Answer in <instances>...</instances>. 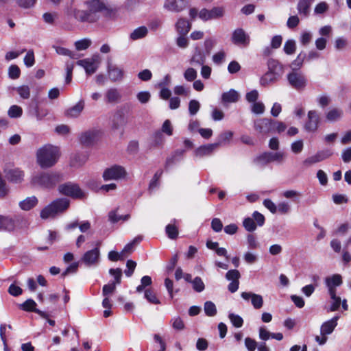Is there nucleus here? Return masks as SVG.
<instances>
[{"label": "nucleus", "mask_w": 351, "mask_h": 351, "mask_svg": "<svg viewBox=\"0 0 351 351\" xmlns=\"http://www.w3.org/2000/svg\"><path fill=\"white\" fill-rule=\"evenodd\" d=\"M37 162L42 168L53 166L60 157V149L51 145H45L36 154Z\"/></svg>", "instance_id": "obj_1"}, {"label": "nucleus", "mask_w": 351, "mask_h": 351, "mask_svg": "<svg viewBox=\"0 0 351 351\" xmlns=\"http://www.w3.org/2000/svg\"><path fill=\"white\" fill-rule=\"evenodd\" d=\"M62 180V175L57 172L41 173L32 178L33 184L45 189H52Z\"/></svg>", "instance_id": "obj_2"}, {"label": "nucleus", "mask_w": 351, "mask_h": 351, "mask_svg": "<svg viewBox=\"0 0 351 351\" xmlns=\"http://www.w3.org/2000/svg\"><path fill=\"white\" fill-rule=\"evenodd\" d=\"M65 14L69 16L74 18L77 21L80 23H95L94 16L90 14L88 10H80L74 6H68L64 11Z\"/></svg>", "instance_id": "obj_3"}, {"label": "nucleus", "mask_w": 351, "mask_h": 351, "mask_svg": "<svg viewBox=\"0 0 351 351\" xmlns=\"http://www.w3.org/2000/svg\"><path fill=\"white\" fill-rule=\"evenodd\" d=\"M58 191L62 195L71 197L73 199H81L84 197L83 191L77 184L71 182L60 184Z\"/></svg>", "instance_id": "obj_4"}, {"label": "nucleus", "mask_w": 351, "mask_h": 351, "mask_svg": "<svg viewBox=\"0 0 351 351\" xmlns=\"http://www.w3.org/2000/svg\"><path fill=\"white\" fill-rule=\"evenodd\" d=\"M101 62L99 54H94L91 58L78 60L77 64L82 66L88 75H92L97 71Z\"/></svg>", "instance_id": "obj_5"}, {"label": "nucleus", "mask_w": 351, "mask_h": 351, "mask_svg": "<svg viewBox=\"0 0 351 351\" xmlns=\"http://www.w3.org/2000/svg\"><path fill=\"white\" fill-rule=\"evenodd\" d=\"M283 153L265 152L256 156L254 159V162L264 166L271 162H281L283 160Z\"/></svg>", "instance_id": "obj_6"}, {"label": "nucleus", "mask_w": 351, "mask_h": 351, "mask_svg": "<svg viewBox=\"0 0 351 351\" xmlns=\"http://www.w3.org/2000/svg\"><path fill=\"white\" fill-rule=\"evenodd\" d=\"M287 80L289 84L298 90H303L306 86L307 80L305 76L294 71L287 75Z\"/></svg>", "instance_id": "obj_7"}, {"label": "nucleus", "mask_w": 351, "mask_h": 351, "mask_svg": "<svg viewBox=\"0 0 351 351\" xmlns=\"http://www.w3.org/2000/svg\"><path fill=\"white\" fill-rule=\"evenodd\" d=\"M126 175V171L122 166L113 165L110 168H107L103 173L104 180H118L124 178Z\"/></svg>", "instance_id": "obj_8"}, {"label": "nucleus", "mask_w": 351, "mask_h": 351, "mask_svg": "<svg viewBox=\"0 0 351 351\" xmlns=\"http://www.w3.org/2000/svg\"><path fill=\"white\" fill-rule=\"evenodd\" d=\"M100 251L98 246L86 252L81 258V262L87 267L95 265L99 263Z\"/></svg>", "instance_id": "obj_9"}, {"label": "nucleus", "mask_w": 351, "mask_h": 351, "mask_svg": "<svg viewBox=\"0 0 351 351\" xmlns=\"http://www.w3.org/2000/svg\"><path fill=\"white\" fill-rule=\"evenodd\" d=\"M224 10L222 7H215L210 10L206 8L199 12V17L203 21L215 19L223 16Z\"/></svg>", "instance_id": "obj_10"}, {"label": "nucleus", "mask_w": 351, "mask_h": 351, "mask_svg": "<svg viewBox=\"0 0 351 351\" xmlns=\"http://www.w3.org/2000/svg\"><path fill=\"white\" fill-rule=\"evenodd\" d=\"M240 278L241 274L237 269H230L226 274V278L231 281L228 286V291L230 293H234L238 290Z\"/></svg>", "instance_id": "obj_11"}, {"label": "nucleus", "mask_w": 351, "mask_h": 351, "mask_svg": "<svg viewBox=\"0 0 351 351\" xmlns=\"http://www.w3.org/2000/svg\"><path fill=\"white\" fill-rule=\"evenodd\" d=\"M187 0H165L164 8L173 12H180L187 6Z\"/></svg>", "instance_id": "obj_12"}, {"label": "nucleus", "mask_w": 351, "mask_h": 351, "mask_svg": "<svg viewBox=\"0 0 351 351\" xmlns=\"http://www.w3.org/2000/svg\"><path fill=\"white\" fill-rule=\"evenodd\" d=\"M232 41L235 45L245 47L250 43V36L243 29L238 28L232 33Z\"/></svg>", "instance_id": "obj_13"}, {"label": "nucleus", "mask_w": 351, "mask_h": 351, "mask_svg": "<svg viewBox=\"0 0 351 351\" xmlns=\"http://www.w3.org/2000/svg\"><path fill=\"white\" fill-rule=\"evenodd\" d=\"M320 122L319 117L316 110H310L308 112V119L305 123V129L309 132L317 130Z\"/></svg>", "instance_id": "obj_14"}, {"label": "nucleus", "mask_w": 351, "mask_h": 351, "mask_svg": "<svg viewBox=\"0 0 351 351\" xmlns=\"http://www.w3.org/2000/svg\"><path fill=\"white\" fill-rule=\"evenodd\" d=\"M88 10L94 16L97 21L99 19L98 13L105 9V5L100 0H90L87 2Z\"/></svg>", "instance_id": "obj_15"}, {"label": "nucleus", "mask_w": 351, "mask_h": 351, "mask_svg": "<svg viewBox=\"0 0 351 351\" xmlns=\"http://www.w3.org/2000/svg\"><path fill=\"white\" fill-rule=\"evenodd\" d=\"M241 297L245 300L251 299L252 304L256 309H260L263 305V299L261 295L252 292H242Z\"/></svg>", "instance_id": "obj_16"}, {"label": "nucleus", "mask_w": 351, "mask_h": 351, "mask_svg": "<svg viewBox=\"0 0 351 351\" xmlns=\"http://www.w3.org/2000/svg\"><path fill=\"white\" fill-rule=\"evenodd\" d=\"M5 178L11 182L20 183L23 180L24 173L18 168L4 171Z\"/></svg>", "instance_id": "obj_17"}, {"label": "nucleus", "mask_w": 351, "mask_h": 351, "mask_svg": "<svg viewBox=\"0 0 351 351\" xmlns=\"http://www.w3.org/2000/svg\"><path fill=\"white\" fill-rule=\"evenodd\" d=\"M339 319V316H335L332 319L324 322L320 328L321 335H328L331 334L336 326H337V321Z\"/></svg>", "instance_id": "obj_18"}, {"label": "nucleus", "mask_w": 351, "mask_h": 351, "mask_svg": "<svg viewBox=\"0 0 351 351\" xmlns=\"http://www.w3.org/2000/svg\"><path fill=\"white\" fill-rule=\"evenodd\" d=\"M220 143H215L212 144H208L205 145H202L197 148L194 151V155L196 157L202 158L206 156H208L212 154L214 149L216 148Z\"/></svg>", "instance_id": "obj_19"}, {"label": "nucleus", "mask_w": 351, "mask_h": 351, "mask_svg": "<svg viewBox=\"0 0 351 351\" xmlns=\"http://www.w3.org/2000/svg\"><path fill=\"white\" fill-rule=\"evenodd\" d=\"M53 208L57 215L58 213H63L68 209L70 205V201L66 198H58L51 202Z\"/></svg>", "instance_id": "obj_20"}, {"label": "nucleus", "mask_w": 351, "mask_h": 351, "mask_svg": "<svg viewBox=\"0 0 351 351\" xmlns=\"http://www.w3.org/2000/svg\"><path fill=\"white\" fill-rule=\"evenodd\" d=\"M84 108V101L80 100L74 106L68 108L64 112V115L69 118L78 117Z\"/></svg>", "instance_id": "obj_21"}, {"label": "nucleus", "mask_w": 351, "mask_h": 351, "mask_svg": "<svg viewBox=\"0 0 351 351\" xmlns=\"http://www.w3.org/2000/svg\"><path fill=\"white\" fill-rule=\"evenodd\" d=\"M16 227L15 221L8 216L0 215V230L12 232Z\"/></svg>", "instance_id": "obj_22"}, {"label": "nucleus", "mask_w": 351, "mask_h": 351, "mask_svg": "<svg viewBox=\"0 0 351 351\" xmlns=\"http://www.w3.org/2000/svg\"><path fill=\"white\" fill-rule=\"evenodd\" d=\"M108 72L109 78L113 81H120L123 77V71L115 65L108 64Z\"/></svg>", "instance_id": "obj_23"}, {"label": "nucleus", "mask_w": 351, "mask_h": 351, "mask_svg": "<svg viewBox=\"0 0 351 351\" xmlns=\"http://www.w3.org/2000/svg\"><path fill=\"white\" fill-rule=\"evenodd\" d=\"M191 28L190 22L183 18H180L176 23V29L179 35H187Z\"/></svg>", "instance_id": "obj_24"}, {"label": "nucleus", "mask_w": 351, "mask_h": 351, "mask_svg": "<svg viewBox=\"0 0 351 351\" xmlns=\"http://www.w3.org/2000/svg\"><path fill=\"white\" fill-rule=\"evenodd\" d=\"M269 72L276 74L277 76H282L283 73V66L277 60L270 58L267 61Z\"/></svg>", "instance_id": "obj_25"}, {"label": "nucleus", "mask_w": 351, "mask_h": 351, "mask_svg": "<svg viewBox=\"0 0 351 351\" xmlns=\"http://www.w3.org/2000/svg\"><path fill=\"white\" fill-rule=\"evenodd\" d=\"M315 0H299L297 5V10L299 14L307 17L310 12V8Z\"/></svg>", "instance_id": "obj_26"}, {"label": "nucleus", "mask_w": 351, "mask_h": 351, "mask_svg": "<svg viewBox=\"0 0 351 351\" xmlns=\"http://www.w3.org/2000/svg\"><path fill=\"white\" fill-rule=\"evenodd\" d=\"M206 61L204 53L198 47H196L195 52L192 56L190 63L195 66L203 65Z\"/></svg>", "instance_id": "obj_27"}, {"label": "nucleus", "mask_w": 351, "mask_h": 351, "mask_svg": "<svg viewBox=\"0 0 351 351\" xmlns=\"http://www.w3.org/2000/svg\"><path fill=\"white\" fill-rule=\"evenodd\" d=\"M280 76H277L276 74L267 71L260 79V84L263 86H268L278 82Z\"/></svg>", "instance_id": "obj_28"}, {"label": "nucleus", "mask_w": 351, "mask_h": 351, "mask_svg": "<svg viewBox=\"0 0 351 351\" xmlns=\"http://www.w3.org/2000/svg\"><path fill=\"white\" fill-rule=\"evenodd\" d=\"M38 200L36 197H28L19 202V207L21 210L28 211L38 204Z\"/></svg>", "instance_id": "obj_29"}, {"label": "nucleus", "mask_w": 351, "mask_h": 351, "mask_svg": "<svg viewBox=\"0 0 351 351\" xmlns=\"http://www.w3.org/2000/svg\"><path fill=\"white\" fill-rule=\"evenodd\" d=\"M185 151L182 149L176 150L171 156L168 157L165 162V169H167L173 165L176 164L184 156Z\"/></svg>", "instance_id": "obj_30"}, {"label": "nucleus", "mask_w": 351, "mask_h": 351, "mask_svg": "<svg viewBox=\"0 0 351 351\" xmlns=\"http://www.w3.org/2000/svg\"><path fill=\"white\" fill-rule=\"evenodd\" d=\"M97 140V133H82L80 137L82 145L89 147L93 145Z\"/></svg>", "instance_id": "obj_31"}, {"label": "nucleus", "mask_w": 351, "mask_h": 351, "mask_svg": "<svg viewBox=\"0 0 351 351\" xmlns=\"http://www.w3.org/2000/svg\"><path fill=\"white\" fill-rule=\"evenodd\" d=\"M256 129H260L263 132H270L272 130L273 121L270 119H261L255 123Z\"/></svg>", "instance_id": "obj_32"}, {"label": "nucleus", "mask_w": 351, "mask_h": 351, "mask_svg": "<svg viewBox=\"0 0 351 351\" xmlns=\"http://www.w3.org/2000/svg\"><path fill=\"white\" fill-rule=\"evenodd\" d=\"M343 115V110L340 108H332L326 114V119L329 122L339 120Z\"/></svg>", "instance_id": "obj_33"}, {"label": "nucleus", "mask_w": 351, "mask_h": 351, "mask_svg": "<svg viewBox=\"0 0 351 351\" xmlns=\"http://www.w3.org/2000/svg\"><path fill=\"white\" fill-rule=\"evenodd\" d=\"M117 210H118V208L112 210L110 211L108 213V220L112 223H116L119 222L120 220L125 221L130 219V214L119 215L117 214Z\"/></svg>", "instance_id": "obj_34"}, {"label": "nucleus", "mask_w": 351, "mask_h": 351, "mask_svg": "<svg viewBox=\"0 0 351 351\" xmlns=\"http://www.w3.org/2000/svg\"><path fill=\"white\" fill-rule=\"evenodd\" d=\"M88 156L84 154H76L71 159L70 165L73 167L82 166L87 160Z\"/></svg>", "instance_id": "obj_35"}, {"label": "nucleus", "mask_w": 351, "mask_h": 351, "mask_svg": "<svg viewBox=\"0 0 351 351\" xmlns=\"http://www.w3.org/2000/svg\"><path fill=\"white\" fill-rule=\"evenodd\" d=\"M121 97V95L117 88H110L106 93V101L108 103H117Z\"/></svg>", "instance_id": "obj_36"}, {"label": "nucleus", "mask_w": 351, "mask_h": 351, "mask_svg": "<svg viewBox=\"0 0 351 351\" xmlns=\"http://www.w3.org/2000/svg\"><path fill=\"white\" fill-rule=\"evenodd\" d=\"M148 33V29L145 26H141L135 29L130 35V39L133 40L145 38Z\"/></svg>", "instance_id": "obj_37"}, {"label": "nucleus", "mask_w": 351, "mask_h": 351, "mask_svg": "<svg viewBox=\"0 0 351 351\" xmlns=\"http://www.w3.org/2000/svg\"><path fill=\"white\" fill-rule=\"evenodd\" d=\"M221 99L224 103L236 102L239 99V94L234 89H231L229 91L223 93Z\"/></svg>", "instance_id": "obj_38"}, {"label": "nucleus", "mask_w": 351, "mask_h": 351, "mask_svg": "<svg viewBox=\"0 0 351 351\" xmlns=\"http://www.w3.org/2000/svg\"><path fill=\"white\" fill-rule=\"evenodd\" d=\"M343 283L342 277L339 274H334L331 277L326 278V285L327 287H337Z\"/></svg>", "instance_id": "obj_39"}, {"label": "nucleus", "mask_w": 351, "mask_h": 351, "mask_svg": "<svg viewBox=\"0 0 351 351\" xmlns=\"http://www.w3.org/2000/svg\"><path fill=\"white\" fill-rule=\"evenodd\" d=\"M112 125L115 130L119 129L121 126L123 125L125 123L124 116L121 111H117L114 113L112 117Z\"/></svg>", "instance_id": "obj_40"}, {"label": "nucleus", "mask_w": 351, "mask_h": 351, "mask_svg": "<svg viewBox=\"0 0 351 351\" xmlns=\"http://www.w3.org/2000/svg\"><path fill=\"white\" fill-rule=\"evenodd\" d=\"M165 142L162 133H154L152 137L150 146L154 147H161Z\"/></svg>", "instance_id": "obj_41"}, {"label": "nucleus", "mask_w": 351, "mask_h": 351, "mask_svg": "<svg viewBox=\"0 0 351 351\" xmlns=\"http://www.w3.org/2000/svg\"><path fill=\"white\" fill-rule=\"evenodd\" d=\"M56 215V214L51 203L49 204H48L47 206H46L45 208H43L40 213V217L43 219H47L51 217H53Z\"/></svg>", "instance_id": "obj_42"}, {"label": "nucleus", "mask_w": 351, "mask_h": 351, "mask_svg": "<svg viewBox=\"0 0 351 351\" xmlns=\"http://www.w3.org/2000/svg\"><path fill=\"white\" fill-rule=\"evenodd\" d=\"M205 314L208 317H213L217 314L215 304L211 301H206L204 305Z\"/></svg>", "instance_id": "obj_43"}, {"label": "nucleus", "mask_w": 351, "mask_h": 351, "mask_svg": "<svg viewBox=\"0 0 351 351\" xmlns=\"http://www.w3.org/2000/svg\"><path fill=\"white\" fill-rule=\"evenodd\" d=\"M145 298L147 300L154 304H160V301L157 298L156 294L154 291L151 289H147L145 290Z\"/></svg>", "instance_id": "obj_44"}, {"label": "nucleus", "mask_w": 351, "mask_h": 351, "mask_svg": "<svg viewBox=\"0 0 351 351\" xmlns=\"http://www.w3.org/2000/svg\"><path fill=\"white\" fill-rule=\"evenodd\" d=\"M36 303L32 299H27L22 304L21 308L27 312H34L36 311Z\"/></svg>", "instance_id": "obj_45"}, {"label": "nucleus", "mask_w": 351, "mask_h": 351, "mask_svg": "<svg viewBox=\"0 0 351 351\" xmlns=\"http://www.w3.org/2000/svg\"><path fill=\"white\" fill-rule=\"evenodd\" d=\"M23 99H27L30 97V88L27 85H22L16 88H14Z\"/></svg>", "instance_id": "obj_46"}, {"label": "nucleus", "mask_w": 351, "mask_h": 351, "mask_svg": "<svg viewBox=\"0 0 351 351\" xmlns=\"http://www.w3.org/2000/svg\"><path fill=\"white\" fill-rule=\"evenodd\" d=\"M166 234L171 239H176L178 237V228L173 224H168L165 228Z\"/></svg>", "instance_id": "obj_47"}, {"label": "nucleus", "mask_w": 351, "mask_h": 351, "mask_svg": "<svg viewBox=\"0 0 351 351\" xmlns=\"http://www.w3.org/2000/svg\"><path fill=\"white\" fill-rule=\"evenodd\" d=\"M284 51L287 55L293 54L296 50L295 42L293 40H288L285 42L284 45Z\"/></svg>", "instance_id": "obj_48"}, {"label": "nucleus", "mask_w": 351, "mask_h": 351, "mask_svg": "<svg viewBox=\"0 0 351 351\" xmlns=\"http://www.w3.org/2000/svg\"><path fill=\"white\" fill-rule=\"evenodd\" d=\"M91 43L92 42L90 39L84 38L76 41L75 43V47L78 51L85 50L90 46Z\"/></svg>", "instance_id": "obj_49"}, {"label": "nucleus", "mask_w": 351, "mask_h": 351, "mask_svg": "<svg viewBox=\"0 0 351 351\" xmlns=\"http://www.w3.org/2000/svg\"><path fill=\"white\" fill-rule=\"evenodd\" d=\"M244 228L248 232H254L256 229V224L251 217H246L243 221Z\"/></svg>", "instance_id": "obj_50"}, {"label": "nucleus", "mask_w": 351, "mask_h": 351, "mask_svg": "<svg viewBox=\"0 0 351 351\" xmlns=\"http://www.w3.org/2000/svg\"><path fill=\"white\" fill-rule=\"evenodd\" d=\"M228 317L234 327L241 328L243 325V319L241 316L234 313H230Z\"/></svg>", "instance_id": "obj_51"}, {"label": "nucleus", "mask_w": 351, "mask_h": 351, "mask_svg": "<svg viewBox=\"0 0 351 351\" xmlns=\"http://www.w3.org/2000/svg\"><path fill=\"white\" fill-rule=\"evenodd\" d=\"M171 325L173 329L176 330H182L185 328L184 321L180 317H173L171 320Z\"/></svg>", "instance_id": "obj_52"}, {"label": "nucleus", "mask_w": 351, "mask_h": 351, "mask_svg": "<svg viewBox=\"0 0 351 351\" xmlns=\"http://www.w3.org/2000/svg\"><path fill=\"white\" fill-rule=\"evenodd\" d=\"M21 75V70L16 64L11 65L8 69V76L12 80L18 79Z\"/></svg>", "instance_id": "obj_53"}, {"label": "nucleus", "mask_w": 351, "mask_h": 351, "mask_svg": "<svg viewBox=\"0 0 351 351\" xmlns=\"http://www.w3.org/2000/svg\"><path fill=\"white\" fill-rule=\"evenodd\" d=\"M58 17V14L56 12H45L43 15L44 21L50 25H53Z\"/></svg>", "instance_id": "obj_54"}, {"label": "nucleus", "mask_w": 351, "mask_h": 351, "mask_svg": "<svg viewBox=\"0 0 351 351\" xmlns=\"http://www.w3.org/2000/svg\"><path fill=\"white\" fill-rule=\"evenodd\" d=\"M226 53L224 51H219L213 56V61L215 64H221L226 59Z\"/></svg>", "instance_id": "obj_55"}, {"label": "nucleus", "mask_w": 351, "mask_h": 351, "mask_svg": "<svg viewBox=\"0 0 351 351\" xmlns=\"http://www.w3.org/2000/svg\"><path fill=\"white\" fill-rule=\"evenodd\" d=\"M22 112V108L20 106L13 105L10 108L8 113L11 118H17L21 116Z\"/></svg>", "instance_id": "obj_56"}, {"label": "nucleus", "mask_w": 351, "mask_h": 351, "mask_svg": "<svg viewBox=\"0 0 351 351\" xmlns=\"http://www.w3.org/2000/svg\"><path fill=\"white\" fill-rule=\"evenodd\" d=\"M192 284L193 289L197 292H202L205 289L204 283L200 277H195Z\"/></svg>", "instance_id": "obj_57"}, {"label": "nucleus", "mask_w": 351, "mask_h": 351, "mask_svg": "<svg viewBox=\"0 0 351 351\" xmlns=\"http://www.w3.org/2000/svg\"><path fill=\"white\" fill-rule=\"evenodd\" d=\"M110 274L114 276L115 285L120 284L121 282V276H122V270L120 268L113 269L111 268L109 269Z\"/></svg>", "instance_id": "obj_58"}, {"label": "nucleus", "mask_w": 351, "mask_h": 351, "mask_svg": "<svg viewBox=\"0 0 351 351\" xmlns=\"http://www.w3.org/2000/svg\"><path fill=\"white\" fill-rule=\"evenodd\" d=\"M35 63V59H34V51L32 50H29L26 53L25 58H24V64L27 67L32 66Z\"/></svg>", "instance_id": "obj_59"}, {"label": "nucleus", "mask_w": 351, "mask_h": 351, "mask_svg": "<svg viewBox=\"0 0 351 351\" xmlns=\"http://www.w3.org/2000/svg\"><path fill=\"white\" fill-rule=\"evenodd\" d=\"M126 267L127 269L124 271V273L126 276L130 277L134 271L136 267V263L132 260H128Z\"/></svg>", "instance_id": "obj_60"}, {"label": "nucleus", "mask_w": 351, "mask_h": 351, "mask_svg": "<svg viewBox=\"0 0 351 351\" xmlns=\"http://www.w3.org/2000/svg\"><path fill=\"white\" fill-rule=\"evenodd\" d=\"M313 35L310 32H303L301 34L300 41L303 46L308 45L312 40Z\"/></svg>", "instance_id": "obj_61"}, {"label": "nucleus", "mask_w": 351, "mask_h": 351, "mask_svg": "<svg viewBox=\"0 0 351 351\" xmlns=\"http://www.w3.org/2000/svg\"><path fill=\"white\" fill-rule=\"evenodd\" d=\"M252 219L254 221H256V226H263L265 221V218L263 214L259 213L258 211H254L252 213Z\"/></svg>", "instance_id": "obj_62"}, {"label": "nucleus", "mask_w": 351, "mask_h": 351, "mask_svg": "<svg viewBox=\"0 0 351 351\" xmlns=\"http://www.w3.org/2000/svg\"><path fill=\"white\" fill-rule=\"evenodd\" d=\"M184 77L189 82L194 81L197 77V71L193 68H189L184 71Z\"/></svg>", "instance_id": "obj_63"}, {"label": "nucleus", "mask_w": 351, "mask_h": 351, "mask_svg": "<svg viewBox=\"0 0 351 351\" xmlns=\"http://www.w3.org/2000/svg\"><path fill=\"white\" fill-rule=\"evenodd\" d=\"M306 58V54H302L301 53L298 56L297 58L293 60L291 63V66L293 67V70H296L300 69Z\"/></svg>", "instance_id": "obj_64"}]
</instances>
